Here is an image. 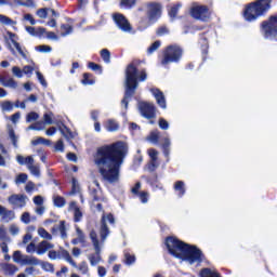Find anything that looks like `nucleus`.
Segmentation results:
<instances>
[{
	"label": "nucleus",
	"mask_w": 277,
	"mask_h": 277,
	"mask_svg": "<svg viewBox=\"0 0 277 277\" xmlns=\"http://www.w3.org/2000/svg\"><path fill=\"white\" fill-rule=\"evenodd\" d=\"M18 120H21V113H15L11 116V121L13 124H17Z\"/></svg>",
	"instance_id": "774afa93"
},
{
	"label": "nucleus",
	"mask_w": 277,
	"mask_h": 277,
	"mask_svg": "<svg viewBox=\"0 0 277 277\" xmlns=\"http://www.w3.org/2000/svg\"><path fill=\"white\" fill-rule=\"evenodd\" d=\"M42 144L43 146H51V141L50 140H47L44 137H35L32 141H31V145L32 146H38Z\"/></svg>",
	"instance_id": "393cba45"
},
{
	"label": "nucleus",
	"mask_w": 277,
	"mask_h": 277,
	"mask_svg": "<svg viewBox=\"0 0 277 277\" xmlns=\"http://www.w3.org/2000/svg\"><path fill=\"white\" fill-rule=\"evenodd\" d=\"M38 124H42V121H38L35 124L29 126L27 131H43L44 127H38Z\"/></svg>",
	"instance_id": "603ef678"
},
{
	"label": "nucleus",
	"mask_w": 277,
	"mask_h": 277,
	"mask_svg": "<svg viewBox=\"0 0 277 277\" xmlns=\"http://www.w3.org/2000/svg\"><path fill=\"white\" fill-rule=\"evenodd\" d=\"M14 217H15V214H14V211L12 210H5V212L2 215V219L4 220V222H12Z\"/></svg>",
	"instance_id": "f704fd0d"
},
{
	"label": "nucleus",
	"mask_w": 277,
	"mask_h": 277,
	"mask_svg": "<svg viewBox=\"0 0 277 277\" xmlns=\"http://www.w3.org/2000/svg\"><path fill=\"white\" fill-rule=\"evenodd\" d=\"M127 144L118 142L97 149L94 161L100 174L108 183H117L120 179V166L127 156Z\"/></svg>",
	"instance_id": "f257e3e1"
},
{
	"label": "nucleus",
	"mask_w": 277,
	"mask_h": 277,
	"mask_svg": "<svg viewBox=\"0 0 277 277\" xmlns=\"http://www.w3.org/2000/svg\"><path fill=\"white\" fill-rule=\"evenodd\" d=\"M159 47H161V41H156V42H154V43L147 49V53H149V55H153V53H155V51H157V49H159Z\"/></svg>",
	"instance_id": "a18cd8bd"
},
{
	"label": "nucleus",
	"mask_w": 277,
	"mask_h": 277,
	"mask_svg": "<svg viewBox=\"0 0 277 277\" xmlns=\"http://www.w3.org/2000/svg\"><path fill=\"white\" fill-rule=\"evenodd\" d=\"M101 56L106 64H109V62H111V54L108 52L107 49L101 51Z\"/></svg>",
	"instance_id": "c9c22d12"
},
{
	"label": "nucleus",
	"mask_w": 277,
	"mask_h": 277,
	"mask_svg": "<svg viewBox=\"0 0 277 277\" xmlns=\"http://www.w3.org/2000/svg\"><path fill=\"white\" fill-rule=\"evenodd\" d=\"M26 181H27V174L21 173L19 175H17L15 183L16 185H23V183H26Z\"/></svg>",
	"instance_id": "864d4df0"
},
{
	"label": "nucleus",
	"mask_w": 277,
	"mask_h": 277,
	"mask_svg": "<svg viewBox=\"0 0 277 277\" xmlns=\"http://www.w3.org/2000/svg\"><path fill=\"white\" fill-rule=\"evenodd\" d=\"M32 201L37 207H42L44 205V198L42 196H35Z\"/></svg>",
	"instance_id": "13d9d810"
},
{
	"label": "nucleus",
	"mask_w": 277,
	"mask_h": 277,
	"mask_svg": "<svg viewBox=\"0 0 277 277\" xmlns=\"http://www.w3.org/2000/svg\"><path fill=\"white\" fill-rule=\"evenodd\" d=\"M170 144H171L170 138H164L163 140L162 148L164 150V155H169Z\"/></svg>",
	"instance_id": "052dcab7"
},
{
	"label": "nucleus",
	"mask_w": 277,
	"mask_h": 277,
	"mask_svg": "<svg viewBox=\"0 0 277 277\" xmlns=\"http://www.w3.org/2000/svg\"><path fill=\"white\" fill-rule=\"evenodd\" d=\"M9 49H10L12 55H17V53H18L19 55H22L24 57V60H27V54L25 53V51H23L21 43H18L17 41H13V43H10Z\"/></svg>",
	"instance_id": "2eb2a0df"
},
{
	"label": "nucleus",
	"mask_w": 277,
	"mask_h": 277,
	"mask_svg": "<svg viewBox=\"0 0 277 277\" xmlns=\"http://www.w3.org/2000/svg\"><path fill=\"white\" fill-rule=\"evenodd\" d=\"M115 223L116 220L114 219L113 214H103L98 228L100 236L94 229L90 232L89 237L95 250L94 254L89 255V261L92 267L98 265V263L102 261L101 250H103V246H105V241L107 240V237H109V224L111 225Z\"/></svg>",
	"instance_id": "f03ea898"
},
{
	"label": "nucleus",
	"mask_w": 277,
	"mask_h": 277,
	"mask_svg": "<svg viewBox=\"0 0 277 277\" xmlns=\"http://www.w3.org/2000/svg\"><path fill=\"white\" fill-rule=\"evenodd\" d=\"M126 265H133L135 263V255H131L130 253H124Z\"/></svg>",
	"instance_id": "6e6d98bb"
},
{
	"label": "nucleus",
	"mask_w": 277,
	"mask_h": 277,
	"mask_svg": "<svg viewBox=\"0 0 277 277\" xmlns=\"http://www.w3.org/2000/svg\"><path fill=\"white\" fill-rule=\"evenodd\" d=\"M137 196L140 198L141 202L143 205H146V202H148V198H149L150 194H148V192H141L137 194Z\"/></svg>",
	"instance_id": "37998d69"
},
{
	"label": "nucleus",
	"mask_w": 277,
	"mask_h": 277,
	"mask_svg": "<svg viewBox=\"0 0 277 277\" xmlns=\"http://www.w3.org/2000/svg\"><path fill=\"white\" fill-rule=\"evenodd\" d=\"M55 150H57L58 153H64V141L58 140L55 144Z\"/></svg>",
	"instance_id": "0e129e2a"
},
{
	"label": "nucleus",
	"mask_w": 277,
	"mask_h": 277,
	"mask_svg": "<svg viewBox=\"0 0 277 277\" xmlns=\"http://www.w3.org/2000/svg\"><path fill=\"white\" fill-rule=\"evenodd\" d=\"M62 36H69V34H72V27L70 25H62Z\"/></svg>",
	"instance_id": "09e8293b"
},
{
	"label": "nucleus",
	"mask_w": 277,
	"mask_h": 277,
	"mask_svg": "<svg viewBox=\"0 0 277 277\" xmlns=\"http://www.w3.org/2000/svg\"><path fill=\"white\" fill-rule=\"evenodd\" d=\"M43 124H53V113H45L43 115Z\"/></svg>",
	"instance_id": "a19ab883"
},
{
	"label": "nucleus",
	"mask_w": 277,
	"mask_h": 277,
	"mask_svg": "<svg viewBox=\"0 0 277 277\" xmlns=\"http://www.w3.org/2000/svg\"><path fill=\"white\" fill-rule=\"evenodd\" d=\"M9 233H10L11 235H18L19 228H18L15 224L10 225V227H9Z\"/></svg>",
	"instance_id": "338daca9"
},
{
	"label": "nucleus",
	"mask_w": 277,
	"mask_h": 277,
	"mask_svg": "<svg viewBox=\"0 0 277 277\" xmlns=\"http://www.w3.org/2000/svg\"><path fill=\"white\" fill-rule=\"evenodd\" d=\"M16 161L19 166H31L34 163V157L32 156H23V155H17L16 156Z\"/></svg>",
	"instance_id": "6ab92c4d"
},
{
	"label": "nucleus",
	"mask_w": 277,
	"mask_h": 277,
	"mask_svg": "<svg viewBox=\"0 0 277 277\" xmlns=\"http://www.w3.org/2000/svg\"><path fill=\"white\" fill-rule=\"evenodd\" d=\"M36 75L41 85H43V88H47V80H44V76H42L40 71H36Z\"/></svg>",
	"instance_id": "69168bd1"
},
{
	"label": "nucleus",
	"mask_w": 277,
	"mask_h": 277,
	"mask_svg": "<svg viewBox=\"0 0 277 277\" xmlns=\"http://www.w3.org/2000/svg\"><path fill=\"white\" fill-rule=\"evenodd\" d=\"M21 222H23V224H30L31 214H29V212H24L21 216Z\"/></svg>",
	"instance_id": "3c124183"
},
{
	"label": "nucleus",
	"mask_w": 277,
	"mask_h": 277,
	"mask_svg": "<svg viewBox=\"0 0 277 277\" xmlns=\"http://www.w3.org/2000/svg\"><path fill=\"white\" fill-rule=\"evenodd\" d=\"M83 85H94V79L90 76V74H84L82 79Z\"/></svg>",
	"instance_id": "ea45409f"
},
{
	"label": "nucleus",
	"mask_w": 277,
	"mask_h": 277,
	"mask_svg": "<svg viewBox=\"0 0 277 277\" xmlns=\"http://www.w3.org/2000/svg\"><path fill=\"white\" fill-rule=\"evenodd\" d=\"M28 170L34 176H40V168L38 166L29 164Z\"/></svg>",
	"instance_id": "49530a36"
},
{
	"label": "nucleus",
	"mask_w": 277,
	"mask_h": 277,
	"mask_svg": "<svg viewBox=\"0 0 277 277\" xmlns=\"http://www.w3.org/2000/svg\"><path fill=\"white\" fill-rule=\"evenodd\" d=\"M48 256L51 261H57V259H61L60 256V251H55V250H48Z\"/></svg>",
	"instance_id": "c03bdc74"
},
{
	"label": "nucleus",
	"mask_w": 277,
	"mask_h": 277,
	"mask_svg": "<svg viewBox=\"0 0 277 277\" xmlns=\"http://www.w3.org/2000/svg\"><path fill=\"white\" fill-rule=\"evenodd\" d=\"M76 268L79 269L80 274H83L84 276H88L90 273V267L88 266L87 262H81Z\"/></svg>",
	"instance_id": "2f4dec72"
},
{
	"label": "nucleus",
	"mask_w": 277,
	"mask_h": 277,
	"mask_svg": "<svg viewBox=\"0 0 277 277\" xmlns=\"http://www.w3.org/2000/svg\"><path fill=\"white\" fill-rule=\"evenodd\" d=\"M113 18L117 27L121 29V31H131V24H129V21L127 19V17H124V15L116 13L113 15Z\"/></svg>",
	"instance_id": "9b49d317"
},
{
	"label": "nucleus",
	"mask_w": 277,
	"mask_h": 277,
	"mask_svg": "<svg viewBox=\"0 0 277 277\" xmlns=\"http://www.w3.org/2000/svg\"><path fill=\"white\" fill-rule=\"evenodd\" d=\"M200 277H220V274L211 268H203L200 272Z\"/></svg>",
	"instance_id": "a878e982"
},
{
	"label": "nucleus",
	"mask_w": 277,
	"mask_h": 277,
	"mask_svg": "<svg viewBox=\"0 0 277 277\" xmlns=\"http://www.w3.org/2000/svg\"><path fill=\"white\" fill-rule=\"evenodd\" d=\"M190 16L197 21H207L210 16L209 9L206 5L194 4L190 9Z\"/></svg>",
	"instance_id": "1a4fd4ad"
},
{
	"label": "nucleus",
	"mask_w": 277,
	"mask_h": 277,
	"mask_svg": "<svg viewBox=\"0 0 277 277\" xmlns=\"http://www.w3.org/2000/svg\"><path fill=\"white\" fill-rule=\"evenodd\" d=\"M150 92L153 96H155L159 107H161L162 109H166L167 105H166V96L163 95V92H161L159 89H151Z\"/></svg>",
	"instance_id": "4468645a"
},
{
	"label": "nucleus",
	"mask_w": 277,
	"mask_h": 277,
	"mask_svg": "<svg viewBox=\"0 0 277 277\" xmlns=\"http://www.w3.org/2000/svg\"><path fill=\"white\" fill-rule=\"evenodd\" d=\"M58 254H60L61 259H65V261L67 263H69V265H71V267H77V262L72 260V258L70 256V253L66 249L61 248L58 250Z\"/></svg>",
	"instance_id": "f3484780"
},
{
	"label": "nucleus",
	"mask_w": 277,
	"mask_h": 277,
	"mask_svg": "<svg viewBox=\"0 0 277 277\" xmlns=\"http://www.w3.org/2000/svg\"><path fill=\"white\" fill-rule=\"evenodd\" d=\"M55 248V245L43 240L41 242L38 243V246H36V243L30 242L27 247H26V252L28 254H35V252L39 255L42 256V254H47V252H49V250H53Z\"/></svg>",
	"instance_id": "423d86ee"
},
{
	"label": "nucleus",
	"mask_w": 277,
	"mask_h": 277,
	"mask_svg": "<svg viewBox=\"0 0 277 277\" xmlns=\"http://www.w3.org/2000/svg\"><path fill=\"white\" fill-rule=\"evenodd\" d=\"M57 233H61L62 239H66V225L64 221H61L58 225H55L52 228V234L57 235Z\"/></svg>",
	"instance_id": "a211bd4d"
},
{
	"label": "nucleus",
	"mask_w": 277,
	"mask_h": 277,
	"mask_svg": "<svg viewBox=\"0 0 277 277\" xmlns=\"http://www.w3.org/2000/svg\"><path fill=\"white\" fill-rule=\"evenodd\" d=\"M0 107L3 111H12L14 109V104L10 101H4L0 103Z\"/></svg>",
	"instance_id": "473e14b6"
},
{
	"label": "nucleus",
	"mask_w": 277,
	"mask_h": 277,
	"mask_svg": "<svg viewBox=\"0 0 277 277\" xmlns=\"http://www.w3.org/2000/svg\"><path fill=\"white\" fill-rule=\"evenodd\" d=\"M37 16H39V18H47V16H49V12L47 9H39L37 11Z\"/></svg>",
	"instance_id": "e2e57ef3"
},
{
	"label": "nucleus",
	"mask_w": 277,
	"mask_h": 277,
	"mask_svg": "<svg viewBox=\"0 0 277 277\" xmlns=\"http://www.w3.org/2000/svg\"><path fill=\"white\" fill-rule=\"evenodd\" d=\"M2 85L4 88H12L13 90H16V88H18V82H16L14 78H9L3 80Z\"/></svg>",
	"instance_id": "bb28decb"
},
{
	"label": "nucleus",
	"mask_w": 277,
	"mask_h": 277,
	"mask_svg": "<svg viewBox=\"0 0 277 277\" xmlns=\"http://www.w3.org/2000/svg\"><path fill=\"white\" fill-rule=\"evenodd\" d=\"M9 137L14 148H18V135H16V132H14V129H9Z\"/></svg>",
	"instance_id": "c85d7f7f"
},
{
	"label": "nucleus",
	"mask_w": 277,
	"mask_h": 277,
	"mask_svg": "<svg viewBox=\"0 0 277 277\" xmlns=\"http://www.w3.org/2000/svg\"><path fill=\"white\" fill-rule=\"evenodd\" d=\"M159 128L162 129V131H168V129H170V123H168V121L163 118L159 119Z\"/></svg>",
	"instance_id": "5fc2aeb1"
},
{
	"label": "nucleus",
	"mask_w": 277,
	"mask_h": 277,
	"mask_svg": "<svg viewBox=\"0 0 277 277\" xmlns=\"http://www.w3.org/2000/svg\"><path fill=\"white\" fill-rule=\"evenodd\" d=\"M147 142L159 144V131H154L147 136Z\"/></svg>",
	"instance_id": "7c9ffc66"
},
{
	"label": "nucleus",
	"mask_w": 277,
	"mask_h": 277,
	"mask_svg": "<svg viewBox=\"0 0 277 277\" xmlns=\"http://www.w3.org/2000/svg\"><path fill=\"white\" fill-rule=\"evenodd\" d=\"M148 155L151 159L153 166H155V163H157V157H159V151H157V149H149Z\"/></svg>",
	"instance_id": "58836bf2"
},
{
	"label": "nucleus",
	"mask_w": 277,
	"mask_h": 277,
	"mask_svg": "<svg viewBox=\"0 0 277 277\" xmlns=\"http://www.w3.org/2000/svg\"><path fill=\"white\" fill-rule=\"evenodd\" d=\"M8 200L13 209H23V207H26L27 205V196L25 195H11Z\"/></svg>",
	"instance_id": "9d476101"
},
{
	"label": "nucleus",
	"mask_w": 277,
	"mask_h": 277,
	"mask_svg": "<svg viewBox=\"0 0 277 277\" xmlns=\"http://www.w3.org/2000/svg\"><path fill=\"white\" fill-rule=\"evenodd\" d=\"M180 8H181V3H177L176 5H174L170 9L169 15L171 18H176V14H177Z\"/></svg>",
	"instance_id": "8fccbe9b"
},
{
	"label": "nucleus",
	"mask_w": 277,
	"mask_h": 277,
	"mask_svg": "<svg viewBox=\"0 0 277 277\" xmlns=\"http://www.w3.org/2000/svg\"><path fill=\"white\" fill-rule=\"evenodd\" d=\"M57 127L64 138L66 140L75 138V133H72L70 129H68V127H66L64 123H57Z\"/></svg>",
	"instance_id": "dca6fc26"
},
{
	"label": "nucleus",
	"mask_w": 277,
	"mask_h": 277,
	"mask_svg": "<svg viewBox=\"0 0 277 277\" xmlns=\"http://www.w3.org/2000/svg\"><path fill=\"white\" fill-rule=\"evenodd\" d=\"M105 129L110 133H114L120 129V124H118L116 120L109 119L106 121Z\"/></svg>",
	"instance_id": "4be33fe9"
},
{
	"label": "nucleus",
	"mask_w": 277,
	"mask_h": 277,
	"mask_svg": "<svg viewBox=\"0 0 277 277\" xmlns=\"http://www.w3.org/2000/svg\"><path fill=\"white\" fill-rule=\"evenodd\" d=\"M53 201H54V205L58 208L66 206V199H64V197L54 196Z\"/></svg>",
	"instance_id": "72a5a7b5"
},
{
	"label": "nucleus",
	"mask_w": 277,
	"mask_h": 277,
	"mask_svg": "<svg viewBox=\"0 0 277 277\" xmlns=\"http://www.w3.org/2000/svg\"><path fill=\"white\" fill-rule=\"evenodd\" d=\"M69 211H72L74 212V215H75V221L76 222H79L82 217V214H81V210H79V208L77 207V202L72 201L70 205H69Z\"/></svg>",
	"instance_id": "5701e85b"
},
{
	"label": "nucleus",
	"mask_w": 277,
	"mask_h": 277,
	"mask_svg": "<svg viewBox=\"0 0 277 277\" xmlns=\"http://www.w3.org/2000/svg\"><path fill=\"white\" fill-rule=\"evenodd\" d=\"M36 51H39V53H51L52 48L51 45H39L36 48Z\"/></svg>",
	"instance_id": "4d7b16f0"
},
{
	"label": "nucleus",
	"mask_w": 277,
	"mask_h": 277,
	"mask_svg": "<svg viewBox=\"0 0 277 277\" xmlns=\"http://www.w3.org/2000/svg\"><path fill=\"white\" fill-rule=\"evenodd\" d=\"M138 109L144 118H153L155 116V105L146 102L138 103Z\"/></svg>",
	"instance_id": "f8f14e48"
},
{
	"label": "nucleus",
	"mask_w": 277,
	"mask_h": 277,
	"mask_svg": "<svg viewBox=\"0 0 277 277\" xmlns=\"http://www.w3.org/2000/svg\"><path fill=\"white\" fill-rule=\"evenodd\" d=\"M13 262L17 263V265H30L31 267H36V265H40V260L38 258L27 254H22L21 251H15L13 253Z\"/></svg>",
	"instance_id": "0eeeda50"
},
{
	"label": "nucleus",
	"mask_w": 277,
	"mask_h": 277,
	"mask_svg": "<svg viewBox=\"0 0 277 277\" xmlns=\"http://www.w3.org/2000/svg\"><path fill=\"white\" fill-rule=\"evenodd\" d=\"M147 12L150 21H155V18L161 16V5L158 3H149Z\"/></svg>",
	"instance_id": "ddd939ff"
},
{
	"label": "nucleus",
	"mask_w": 277,
	"mask_h": 277,
	"mask_svg": "<svg viewBox=\"0 0 277 277\" xmlns=\"http://www.w3.org/2000/svg\"><path fill=\"white\" fill-rule=\"evenodd\" d=\"M175 192H179L180 196H185V183L183 181H177L174 185Z\"/></svg>",
	"instance_id": "c756f323"
},
{
	"label": "nucleus",
	"mask_w": 277,
	"mask_h": 277,
	"mask_svg": "<svg viewBox=\"0 0 277 277\" xmlns=\"http://www.w3.org/2000/svg\"><path fill=\"white\" fill-rule=\"evenodd\" d=\"M12 74H13L14 77H16L17 79H23L24 71H23V69H21V67H18V66H13V67H12Z\"/></svg>",
	"instance_id": "4c0bfd02"
},
{
	"label": "nucleus",
	"mask_w": 277,
	"mask_h": 277,
	"mask_svg": "<svg viewBox=\"0 0 277 277\" xmlns=\"http://www.w3.org/2000/svg\"><path fill=\"white\" fill-rule=\"evenodd\" d=\"M83 241H85V234H83V230H81V228L76 227V238L71 240V243H74V246H77V243H83Z\"/></svg>",
	"instance_id": "aec40b11"
},
{
	"label": "nucleus",
	"mask_w": 277,
	"mask_h": 277,
	"mask_svg": "<svg viewBox=\"0 0 277 277\" xmlns=\"http://www.w3.org/2000/svg\"><path fill=\"white\" fill-rule=\"evenodd\" d=\"M2 272H4L5 276H14V274L18 272V268L14 264H4L2 266Z\"/></svg>",
	"instance_id": "412c9836"
},
{
	"label": "nucleus",
	"mask_w": 277,
	"mask_h": 277,
	"mask_svg": "<svg viewBox=\"0 0 277 277\" xmlns=\"http://www.w3.org/2000/svg\"><path fill=\"white\" fill-rule=\"evenodd\" d=\"M26 31L27 34H29L30 36H42V34H47V29L39 27L37 29H35L31 26H27L26 27Z\"/></svg>",
	"instance_id": "b1692460"
},
{
	"label": "nucleus",
	"mask_w": 277,
	"mask_h": 277,
	"mask_svg": "<svg viewBox=\"0 0 277 277\" xmlns=\"http://www.w3.org/2000/svg\"><path fill=\"white\" fill-rule=\"evenodd\" d=\"M41 267L44 272H54L53 264L49 262L41 263Z\"/></svg>",
	"instance_id": "bf43d9fd"
},
{
	"label": "nucleus",
	"mask_w": 277,
	"mask_h": 277,
	"mask_svg": "<svg viewBox=\"0 0 277 277\" xmlns=\"http://www.w3.org/2000/svg\"><path fill=\"white\" fill-rule=\"evenodd\" d=\"M137 81H146V71H138L135 66L129 65L126 70V95L121 102L126 109L129 107V98H131L133 94H135V90H137Z\"/></svg>",
	"instance_id": "20e7f679"
},
{
	"label": "nucleus",
	"mask_w": 277,
	"mask_h": 277,
	"mask_svg": "<svg viewBox=\"0 0 277 277\" xmlns=\"http://www.w3.org/2000/svg\"><path fill=\"white\" fill-rule=\"evenodd\" d=\"M38 235L39 237H41V239H45L47 241H51V239H53V236L49 232H47L44 227H40L38 229Z\"/></svg>",
	"instance_id": "cd10ccee"
},
{
	"label": "nucleus",
	"mask_w": 277,
	"mask_h": 277,
	"mask_svg": "<svg viewBox=\"0 0 277 277\" xmlns=\"http://www.w3.org/2000/svg\"><path fill=\"white\" fill-rule=\"evenodd\" d=\"M0 23L1 25H14V21H12V18L1 14H0Z\"/></svg>",
	"instance_id": "de8ad7c7"
},
{
	"label": "nucleus",
	"mask_w": 277,
	"mask_h": 277,
	"mask_svg": "<svg viewBox=\"0 0 277 277\" xmlns=\"http://www.w3.org/2000/svg\"><path fill=\"white\" fill-rule=\"evenodd\" d=\"M166 246L172 256L186 261L190 265L202 261V253L198 248L192 247L174 237L167 238Z\"/></svg>",
	"instance_id": "7ed1b4c3"
},
{
	"label": "nucleus",
	"mask_w": 277,
	"mask_h": 277,
	"mask_svg": "<svg viewBox=\"0 0 277 277\" xmlns=\"http://www.w3.org/2000/svg\"><path fill=\"white\" fill-rule=\"evenodd\" d=\"M23 72H24V75H27V77H31V75H34V67H31L29 65L24 66Z\"/></svg>",
	"instance_id": "680f3d73"
},
{
	"label": "nucleus",
	"mask_w": 277,
	"mask_h": 277,
	"mask_svg": "<svg viewBox=\"0 0 277 277\" xmlns=\"http://www.w3.org/2000/svg\"><path fill=\"white\" fill-rule=\"evenodd\" d=\"M269 8H272V0H256L246 6L243 18L245 21L252 23V21H256L260 16L267 14Z\"/></svg>",
	"instance_id": "39448f33"
},
{
	"label": "nucleus",
	"mask_w": 277,
	"mask_h": 277,
	"mask_svg": "<svg viewBox=\"0 0 277 277\" xmlns=\"http://www.w3.org/2000/svg\"><path fill=\"white\" fill-rule=\"evenodd\" d=\"M40 118V115L36 111H31L26 116V122H36Z\"/></svg>",
	"instance_id": "e433bc0d"
},
{
	"label": "nucleus",
	"mask_w": 277,
	"mask_h": 277,
	"mask_svg": "<svg viewBox=\"0 0 277 277\" xmlns=\"http://www.w3.org/2000/svg\"><path fill=\"white\" fill-rule=\"evenodd\" d=\"M0 241H10V237H8V232L3 225L0 226Z\"/></svg>",
	"instance_id": "79ce46f5"
},
{
	"label": "nucleus",
	"mask_w": 277,
	"mask_h": 277,
	"mask_svg": "<svg viewBox=\"0 0 277 277\" xmlns=\"http://www.w3.org/2000/svg\"><path fill=\"white\" fill-rule=\"evenodd\" d=\"M181 55H183V50L179 47H169L166 52L161 64L163 66L168 64H172L174 62H179L181 60Z\"/></svg>",
	"instance_id": "6e6552de"
}]
</instances>
